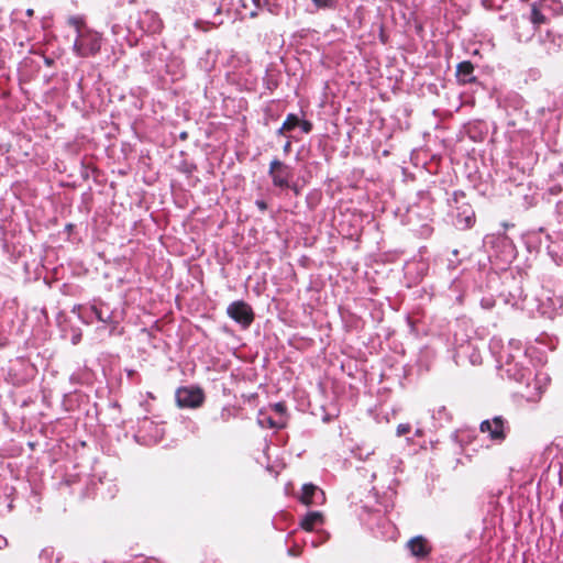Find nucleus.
<instances>
[{
    "instance_id": "1",
    "label": "nucleus",
    "mask_w": 563,
    "mask_h": 563,
    "mask_svg": "<svg viewBox=\"0 0 563 563\" xmlns=\"http://www.w3.org/2000/svg\"><path fill=\"white\" fill-rule=\"evenodd\" d=\"M102 35L92 30L78 34L74 43V52L79 57L95 56L101 49Z\"/></svg>"
},
{
    "instance_id": "2",
    "label": "nucleus",
    "mask_w": 563,
    "mask_h": 563,
    "mask_svg": "<svg viewBox=\"0 0 563 563\" xmlns=\"http://www.w3.org/2000/svg\"><path fill=\"white\" fill-rule=\"evenodd\" d=\"M268 175L275 187L286 189V187H290V181L294 178V169L280 159L274 158L269 164Z\"/></svg>"
},
{
    "instance_id": "3",
    "label": "nucleus",
    "mask_w": 563,
    "mask_h": 563,
    "mask_svg": "<svg viewBox=\"0 0 563 563\" xmlns=\"http://www.w3.org/2000/svg\"><path fill=\"white\" fill-rule=\"evenodd\" d=\"M176 401L180 408H198L205 401V394L200 387H179L176 390Z\"/></svg>"
},
{
    "instance_id": "4",
    "label": "nucleus",
    "mask_w": 563,
    "mask_h": 563,
    "mask_svg": "<svg viewBox=\"0 0 563 563\" xmlns=\"http://www.w3.org/2000/svg\"><path fill=\"white\" fill-rule=\"evenodd\" d=\"M227 313L243 328H249L255 318L252 307L243 300H236L230 303L227 308Z\"/></svg>"
},
{
    "instance_id": "5",
    "label": "nucleus",
    "mask_w": 563,
    "mask_h": 563,
    "mask_svg": "<svg viewBox=\"0 0 563 563\" xmlns=\"http://www.w3.org/2000/svg\"><path fill=\"white\" fill-rule=\"evenodd\" d=\"M505 419L496 416L492 420H484L479 424L481 432H487L493 441H504L507 437L505 431Z\"/></svg>"
},
{
    "instance_id": "6",
    "label": "nucleus",
    "mask_w": 563,
    "mask_h": 563,
    "mask_svg": "<svg viewBox=\"0 0 563 563\" xmlns=\"http://www.w3.org/2000/svg\"><path fill=\"white\" fill-rule=\"evenodd\" d=\"M325 499L324 493L320 490L313 484H305L302 486V493L300 496V501L306 506H312L323 503Z\"/></svg>"
},
{
    "instance_id": "7",
    "label": "nucleus",
    "mask_w": 563,
    "mask_h": 563,
    "mask_svg": "<svg viewBox=\"0 0 563 563\" xmlns=\"http://www.w3.org/2000/svg\"><path fill=\"white\" fill-rule=\"evenodd\" d=\"M323 523H324V516L321 511H309L302 517L299 526L305 531L311 532V531H313L314 527L321 526Z\"/></svg>"
},
{
    "instance_id": "8",
    "label": "nucleus",
    "mask_w": 563,
    "mask_h": 563,
    "mask_svg": "<svg viewBox=\"0 0 563 563\" xmlns=\"http://www.w3.org/2000/svg\"><path fill=\"white\" fill-rule=\"evenodd\" d=\"M408 549L411 554L417 558H426L430 553V548L428 547L427 540L421 537H415L408 541Z\"/></svg>"
},
{
    "instance_id": "9",
    "label": "nucleus",
    "mask_w": 563,
    "mask_h": 563,
    "mask_svg": "<svg viewBox=\"0 0 563 563\" xmlns=\"http://www.w3.org/2000/svg\"><path fill=\"white\" fill-rule=\"evenodd\" d=\"M474 73V65L470 60H464L456 66V76L463 84L471 82L474 80L472 77Z\"/></svg>"
},
{
    "instance_id": "10",
    "label": "nucleus",
    "mask_w": 563,
    "mask_h": 563,
    "mask_svg": "<svg viewBox=\"0 0 563 563\" xmlns=\"http://www.w3.org/2000/svg\"><path fill=\"white\" fill-rule=\"evenodd\" d=\"M530 21L536 29H538L541 24L548 23V18L540 11L536 3L531 5Z\"/></svg>"
},
{
    "instance_id": "11",
    "label": "nucleus",
    "mask_w": 563,
    "mask_h": 563,
    "mask_svg": "<svg viewBox=\"0 0 563 563\" xmlns=\"http://www.w3.org/2000/svg\"><path fill=\"white\" fill-rule=\"evenodd\" d=\"M67 23H68V25H70L71 27H74L76 30L77 35L82 33L86 30H89L86 26L84 18L79 16V15L69 16L67 20Z\"/></svg>"
},
{
    "instance_id": "12",
    "label": "nucleus",
    "mask_w": 563,
    "mask_h": 563,
    "mask_svg": "<svg viewBox=\"0 0 563 563\" xmlns=\"http://www.w3.org/2000/svg\"><path fill=\"white\" fill-rule=\"evenodd\" d=\"M300 119L295 113H289L282 124V130H288L289 132L298 128Z\"/></svg>"
},
{
    "instance_id": "13",
    "label": "nucleus",
    "mask_w": 563,
    "mask_h": 563,
    "mask_svg": "<svg viewBox=\"0 0 563 563\" xmlns=\"http://www.w3.org/2000/svg\"><path fill=\"white\" fill-rule=\"evenodd\" d=\"M457 218L460 221L465 222V227L470 228L475 222V212L472 210V208L468 206L463 213H457Z\"/></svg>"
},
{
    "instance_id": "14",
    "label": "nucleus",
    "mask_w": 563,
    "mask_h": 563,
    "mask_svg": "<svg viewBox=\"0 0 563 563\" xmlns=\"http://www.w3.org/2000/svg\"><path fill=\"white\" fill-rule=\"evenodd\" d=\"M318 9H335L338 0H312Z\"/></svg>"
},
{
    "instance_id": "15",
    "label": "nucleus",
    "mask_w": 563,
    "mask_h": 563,
    "mask_svg": "<svg viewBox=\"0 0 563 563\" xmlns=\"http://www.w3.org/2000/svg\"><path fill=\"white\" fill-rule=\"evenodd\" d=\"M91 312L95 314L97 320L100 322L108 323L110 321V316H104L102 312V309L97 306L91 307Z\"/></svg>"
},
{
    "instance_id": "16",
    "label": "nucleus",
    "mask_w": 563,
    "mask_h": 563,
    "mask_svg": "<svg viewBox=\"0 0 563 563\" xmlns=\"http://www.w3.org/2000/svg\"><path fill=\"white\" fill-rule=\"evenodd\" d=\"M411 431V426L409 423H400L397 426L396 433L398 437L405 435Z\"/></svg>"
},
{
    "instance_id": "17",
    "label": "nucleus",
    "mask_w": 563,
    "mask_h": 563,
    "mask_svg": "<svg viewBox=\"0 0 563 563\" xmlns=\"http://www.w3.org/2000/svg\"><path fill=\"white\" fill-rule=\"evenodd\" d=\"M298 128H300L303 133L308 134L312 131L313 125L310 121L300 119Z\"/></svg>"
},
{
    "instance_id": "18",
    "label": "nucleus",
    "mask_w": 563,
    "mask_h": 563,
    "mask_svg": "<svg viewBox=\"0 0 563 563\" xmlns=\"http://www.w3.org/2000/svg\"><path fill=\"white\" fill-rule=\"evenodd\" d=\"M273 409L279 415H284L286 412V406L284 402L274 404Z\"/></svg>"
},
{
    "instance_id": "19",
    "label": "nucleus",
    "mask_w": 563,
    "mask_h": 563,
    "mask_svg": "<svg viewBox=\"0 0 563 563\" xmlns=\"http://www.w3.org/2000/svg\"><path fill=\"white\" fill-rule=\"evenodd\" d=\"M267 423L269 428H280L284 423H276L272 418H267Z\"/></svg>"
},
{
    "instance_id": "20",
    "label": "nucleus",
    "mask_w": 563,
    "mask_h": 563,
    "mask_svg": "<svg viewBox=\"0 0 563 563\" xmlns=\"http://www.w3.org/2000/svg\"><path fill=\"white\" fill-rule=\"evenodd\" d=\"M286 189H291L296 196L300 195L299 187L296 184L290 183V187H286Z\"/></svg>"
},
{
    "instance_id": "21",
    "label": "nucleus",
    "mask_w": 563,
    "mask_h": 563,
    "mask_svg": "<svg viewBox=\"0 0 563 563\" xmlns=\"http://www.w3.org/2000/svg\"><path fill=\"white\" fill-rule=\"evenodd\" d=\"M283 151L286 155L290 153V151H291V142L290 141H287L285 143V145L283 146Z\"/></svg>"
},
{
    "instance_id": "22",
    "label": "nucleus",
    "mask_w": 563,
    "mask_h": 563,
    "mask_svg": "<svg viewBox=\"0 0 563 563\" xmlns=\"http://www.w3.org/2000/svg\"><path fill=\"white\" fill-rule=\"evenodd\" d=\"M256 205L258 206L260 209L262 210H265L266 209V203L264 201H257Z\"/></svg>"
},
{
    "instance_id": "23",
    "label": "nucleus",
    "mask_w": 563,
    "mask_h": 563,
    "mask_svg": "<svg viewBox=\"0 0 563 563\" xmlns=\"http://www.w3.org/2000/svg\"><path fill=\"white\" fill-rule=\"evenodd\" d=\"M287 132H289L288 130H282V126L277 130V134L278 135H285Z\"/></svg>"
},
{
    "instance_id": "24",
    "label": "nucleus",
    "mask_w": 563,
    "mask_h": 563,
    "mask_svg": "<svg viewBox=\"0 0 563 563\" xmlns=\"http://www.w3.org/2000/svg\"><path fill=\"white\" fill-rule=\"evenodd\" d=\"M26 14H27L29 16H32V15L34 14L33 9H29V10H26Z\"/></svg>"
}]
</instances>
